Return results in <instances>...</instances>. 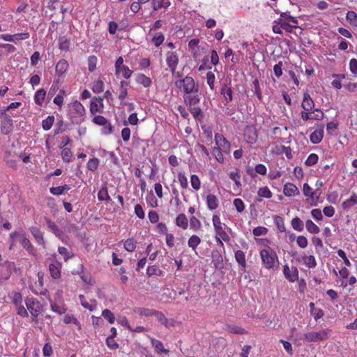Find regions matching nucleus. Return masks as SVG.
Here are the masks:
<instances>
[{"instance_id": "obj_29", "label": "nucleus", "mask_w": 357, "mask_h": 357, "mask_svg": "<svg viewBox=\"0 0 357 357\" xmlns=\"http://www.w3.org/2000/svg\"><path fill=\"white\" fill-rule=\"evenodd\" d=\"M151 344L158 351L165 354L169 353V350L164 349L162 342L158 340L151 339Z\"/></svg>"}, {"instance_id": "obj_25", "label": "nucleus", "mask_w": 357, "mask_h": 357, "mask_svg": "<svg viewBox=\"0 0 357 357\" xmlns=\"http://www.w3.org/2000/svg\"><path fill=\"white\" fill-rule=\"evenodd\" d=\"M46 91L43 89H39L36 91L34 96L35 102L38 105H41L44 101Z\"/></svg>"}, {"instance_id": "obj_13", "label": "nucleus", "mask_w": 357, "mask_h": 357, "mask_svg": "<svg viewBox=\"0 0 357 357\" xmlns=\"http://www.w3.org/2000/svg\"><path fill=\"white\" fill-rule=\"evenodd\" d=\"M30 232L33 236L36 243L38 245H45V240L43 238V233L36 227H31Z\"/></svg>"}, {"instance_id": "obj_6", "label": "nucleus", "mask_w": 357, "mask_h": 357, "mask_svg": "<svg viewBox=\"0 0 357 357\" xmlns=\"http://www.w3.org/2000/svg\"><path fill=\"white\" fill-rule=\"evenodd\" d=\"M14 115V114L10 112V114H6V117L2 120L1 123V130L3 134L8 135L12 132L13 123L11 116Z\"/></svg>"}, {"instance_id": "obj_52", "label": "nucleus", "mask_w": 357, "mask_h": 357, "mask_svg": "<svg viewBox=\"0 0 357 357\" xmlns=\"http://www.w3.org/2000/svg\"><path fill=\"white\" fill-rule=\"evenodd\" d=\"M212 154L213 155V156L216 158V160L220 162H223L224 161V158H223V155L221 152V149H220V148H213V149L212 150Z\"/></svg>"}, {"instance_id": "obj_53", "label": "nucleus", "mask_w": 357, "mask_h": 357, "mask_svg": "<svg viewBox=\"0 0 357 357\" xmlns=\"http://www.w3.org/2000/svg\"><path fill=\"white\" fill-rule=\"evenodd\" d=\"M190 183L192 187L195 190H199L200 188V181L199 177L197 175H192L190 178Z\"/></svg>"}, {"instance_id": "obj_62", "label": "nucleus", "mask_w": 357, "mask_h": 357, "mask_svg": "<svg viewBox=\"0 0 357 357\" xmlns=\"http://www.w3.org/2000/svg\"><path fill=\"white\" fill-rule=\"evenodd\" d=\"M106 343L107 347L112 349H116L119 347V344L114 340V337H107Z\"/></svg>"}, {"instance_id": "obj_17", "label": "nucleus", "mask_w": 357, "mask_h": 357, "mask_svg": "<svg viewBox=\"0 0 357 357\" xmlns=\"http://www.w3.org/2000/svg\"><path fill=\"white\" fill-rule=\"evenodd\" d=\"M314 106V101L310 98V96L307 93H305L303 95V100L302 102V107L305 111L311 110Z\"/></svg>"}, {"instance_id": "obj_34", "label": "nucleus", "mask_w": 357, "mask_h": 357, "mask_svg": "<svg viewBox=\"0 0 357 357\" xmlns=\"http://www.w3.org/2000/svg\"><path fill=\"white\" fill-rule=\"evenodd\" d=\"M152 3L154 10H157L162 7L167 8L170 5L169 1L165 2L164 0H153Z\"/></svg>"}, {"instance_id": "obj_18", "label": "nucleus", "mask_w": 357, "mask_h": 357, "mask_svg": "<svg viewBox=\"0 0 357 357\" xmlns=\"http://www.w3.org/2000/svg\"><path fill=\"white\" fill-rule=\"evenodd\" d=\"M153 315L155 316L157 319L164 326H173V320H169L167 318L165 317V316L159 311H154Z\"/></svg>"}, {"instance_id": "obj_37", "label": "nucleus", "mask_w": 357, "mask_h": 357, "mask_svg": "<svg viewBox=\"0 0 357 357\" xmlns=\"http://www.w3.org/2000/svg\"><path fill=\"white\" fill-rule=\"evenodd\" d=\"M137 82L139 84H142L145 87H148L151 84V80L150 78L147 77L143 74L139 75L137 77Z\"/></svg>"}, {"instance_id": "obj_32", "label": "nucleus", "mask_w": 357, "mask_h": 357, "mask_svg": "<svg viewBox=\"0 0 357 357\" xmlns=\"http://www.w3.org/2000/svg\"><path fill=\"white\" fill-rule=\"evenodd\" d=\"M303 263L310 268H314L317 266L315 258L312 255L304 256L303 257Z\"/></svg>"}, {"instance_id": "obj_64", "label": "nucleus", "mask_w": 357, "mask_h": 357, "mask_svg": "<svg viewBox=\"0 0 357 357\" xmlns=\"http://www.w3.org/2000/svg\"><path fill=\"white\" fill-rule=\"evenodd\" d=\"M349 69L353 74H357V59H351L350 60Z\"/></svg>"}, {"instance_id": "obj_31", "label": "nucleus", "mask_w": 357, "mask_h": 357, "mask_svg": "<svg viewBox=\"0 0 357 357\" xmlns=\"http://www.w3.org/2000/svg\"><path fill=\"white\" fill-rule=\"evenodd\" d=\"M98 198L100 201L110 202L111 198L108 195L107 188L102 187L98 193Z\"/></svg>"}, {"instance_id": "obj_47", "label": "nucleus", "mask_w": 357, "mask_h": 357, "mask_svg": "<svg viewBox=\"0 0 357 357\" xmlns=\"http://www.w3.org/2000/svg\"><path fill=\"white\" fill-rule=\"evenodd\" d=\"M162 271L159 269V268L157 266H149L146 270V273L148 275H160L161 274Z\"/></svg>"}, {"instance_id": "obj_55", "label": "nucleus", "mask_w": 357, "mask_h": 357, "mask_svg": "<svg viewBox=\"0 0 357 357\" xmlns=\"http://www.w3.org/2000/svg\"><path fill=\"white\" fill-rule=\"evenodd\" d=\"M164 39H165V38H164L163 34L161 33H158L153 38L152 41H153V43H154L156 47H158L163 43Z\"/></svg>"}, {"instance_id": "obj_1", "label": "nucleus", "mask_w": 357, "mask_h": 357, "mask_svg": "<svg viewBox=\"0 0 357 357\" xmlns=\"http://www.w3.org/2000/svg\"><path fill=\"white\" fill-rule=\"evenodd\" d=\"M260 257L266 268L275 269L278 268L279 264L278 256L271 248L261 250Z\"/></svg>"}, {"instance_id": "obj_12", "label": "nucleus", "mask_w": 357, "mask_h": 357, "mask_svg": "<svg viewBox=\"0 0 357 357\" xmlns=\"http://www.w3.org/2000/svg\"><path fill=\"white\" fill-rule=\"evenodd\" d=\"M324 136V126H321L319 128L316 129L310 137L311 142L314 144H319Z\"/></svg>"}, {"instance_id": "obj_22", "label": "nucleus", "mask_w": 357, "mask_h": 357, "mask_svg": "<svg viewBox=\"0 0 357 357\" xmlns=\"http://www.w3.org/2000/svg\"><path fill=\"white\" fill-rule=\"evenodd\" d=\"M235 259L238 263V264L245 269L246 266V261L245 254L242 250H237L235 252Z\"/></svg>"}, {"instance_id": "obj_40", "label": "nucleus", "mask_w": 357, "mask_h": 357, "mask_svg": "<svg viewBox=\"0 0 357 357\" xmlns=\"http://www.w3.org/2000/svg\"><path fill=\"white\" fill-rule=\"evenodd\" d=\"M79 300H80V302H81V304L84 307V308H86V309H89L90 311H93L95 309H96V305L94 304H89L86 300H85V298L84 296V295H79ZM94 303H96V301H93Z\"/></svg>"}, {"instance_id": "obj_21", "label": "nucleus", "mask_w": 357, "mask_h": 357, "mask_svg": "<svg viewBox=\"0 0 357 357\" xmlns=\"http://www.w3.org/2000/svg\"><path fill=\"white\" fill-rule=\"evenodd\" d=\"M68 63L67 61L60 60L56 65V72L59 75H63L68 69Z\"/></svg>"}, {"instance_id": "obj_45", "label": "nucleus", "mask_w": 357, "mask_h": 357, "mask_svg": "<svg viewBox=\"0 0 357 357\" xmlns=\"http://www.w3.org/2000/svg\"><path fill=\"white\" fill-rule=\"evenodd\" d=\"M104 83L102 80L96 81L92 87V90L96 93H99L103 91Z\"/></svg>"}, {"instance_id": "obj_30", "label": "nucleus", "mask_w": 357, "mask_h": 357, "mask_svg": "<svg viewBox=\"0 0 357 357\" xmlns=\"http://www.w3.org/2000/svg\"><path fill=\"white\" fill-rule=\"evenodd\" d=\"M305 227L307 230L311 234H318L319 232V228L311 220H307L305 222Z\"/></svg>"}, {"instance_id": "obj_44", "label": "nucleus", "mask_w": 357, "mask_h": 357, "mask_svg": "<svg viewBox=\"0 0 357 357\" xmlns=\"http://www.w3.org/2000/svg\"><path fill=\"white\" fill-rule=\"evenodd\" d=\"M318 162V155L315 153H311L305 162V164L308 166H312Z\"/></svg>"}, {"instance_id": "obj_20", "label": "nucleus", "mask_w": 357, "mask_h": 357, "mask_svg": "<svg viewBox=\"0 0 357 357\" xmlns=\"http://www.w3.org/2000/svg\"><path fill=\"white\" fill-rule=\"evenodd\" d=\"M206 202L208 208L210 210H215L218 206V200L214 195H208L206 197Z\"/></svg>"}, {"instance_id": "obj_26", "label": "nucleus", "mask_w": 357, "mask_h": 357, "mask_svg": "<svg viewBox=\"0 0 357 357\" xmlns=\"http://www.w3.org/2000/svg\"><path fill=\"white\" fill-rule=\"evenodd\" d=\"M226 331L234 334H246L247 331L238 326L235 325H227L226 328Z\"/></svg>"}, {"instance_id": "obj_59", "label": "nucleus", "mask_w": 357, "mask_h": 357, "mask_svg": "<svg viewBox=\"0 0 357 357\" xmlns=\"http://www.w3.org/2000/svg\"><path fill=\"white\" fill-rule=\"evenodd\" d=\"M296 243L298 245L302 248H305L307 245V240L304 236H298L297 237Z\"/></svg>"}, {"instance_id": "obj_2", "label": "nucleus", "mask_w": 357, "mask_h": 357, "mask_svg": "<svg viewBox=\"0 0 357 357\" xmlns=\"http://www.w3.org/2000/svg\"><path fill=\"white\" fill-rule=\"evenodd\" d=\"M176 86L178 88L183 87L185 93L198 92V86H195V81L191 77L186 76L184 79L176 81Z\"/></svg>"}, {"instance_id": "obj_14", "label": "nucleus", "mask_w": 357, "mask_h": 357, "mask_svg": "<svg viewBox=\"0 0 357 357\" xmlns=\"http://www.w3.org/2000/svg\"><path fill=\"white\" fill-rule=\"evenodd\" d=\"M197 93L198 92H190L189 93H186L183 97L185 102L189 105L197 104L200 100Z\"/></svg>"}, {"instance_id": "obj_35", "label": "nucleus", "mask_w": 357, "mask_h": 357, "mask_svg": "<svg viewBox=\"0 0 357 357\" xmlns=\"http://www.w3.org/2000/svg\"><path fill=\"white\" fill-rule=\"evenodd\" d=\"M201 239L197 235H192L188 240V245L190 248L195 250L197 245L200 243Z\"/></svg>"}, {"instance_id": "obj_46", "label": "nucleus", "mask_w": 357, "mask_h": 357, "mask_svg": "<svg viewBox=\"0 0 357 357\" xmlns=\"http://www.w3.org/2000/svg\"><path fill=\"white\" fill-rule=\"evenodd\" d=\"M102 315L105 319H107L110 324H113L115 321L114 314L108 309L104 310L102 312Z\"/></svg>"}, {"instance_id": "obj_23", "label": "nucleus", "mask_w": 357, "mask_h": 357, "mask_svg": "<svg viewBox=\"0 0 357 357\" xmlns=\"http://www.w3.org/2000/svg\"><path fill=\"white\" fill-rule=\"evenodd\" d=\"M49 270L51 276L54 279L60 278V264H50L49 266Z\"/></svg>"}, {"instance_id": "obj_60", "label": "nucleus", "mask_w": 357, "mask_h": 357, "mask_svg": "<svg viewBox=\"0 0 357 357\" xmlns=\"http://www.w3.org/2000/svg\"><path fill=\"white\" fill-rule=\"evenodd\" d=\"M207 83L211 89H214L215 75L212 72H208L206 74Z\"/></svg>"}, {"instance_id": "obj_10", "label": "nucleus", "mask_w": 357, "mask_h": 357, "mask_svg": "<svg viewBox=\"0 0 357 357\" xmlns=\"http://www.w3.org/2000/svg\"><path fill=\"white\" fill-rule=\"evenodd\" d=\"M166 61L171 71L174 73L178 63V57L176 52H168L167 53Z\"/></svg>"}, {"instance_id": "obj_57", "label": "nucleus", "mask_w": 357, "mask_h": 357, "mask_svg": "<svg viewBox=\"0 0 357 357\" xmlns=\"http://www.w3.org/2000/svg\"><path fill=\"white\" fill-rule=\"evenodd\" d=\"M234 205L235 206L236 209L238 213H241L243 211L244 208H245L244 204H243V202L241 199H239V198L235 199L234 200Z\"/></svg>"}, {"instance_id": "obj_38", "label": "nucleus", "mask_w": 357, "mask_h": 357, "mask_svg": "<svg viewBox=\"0 0 357 357\" xmlns=\"http://www.w3.org/2000/svg\"><path fill=\"white\" fill-rule=\"evenodd\" d=\"M136 241L133 238H129L124 243V248L128 252H132L136 248Z\"/></svg>"}, {"instance_id": "obj_11", "label": "nucleus", "mask_w": 357, "mask_h": 357, "mask_svg": "<svg viewBox=\"0 0 357 357\" xmlns=\"http://www.w3.org/2000/svg\"><path fill=\"white\" fill-rule=\"evenodd\" d=\"M212 264L216 269L223 268V258L220 251L214 250L211 252Z\"/></svg>"}, {"instance_id": "obj_41", "label": "nucleus", "mask_w": 357, "mask_h": 357, "mask_svg": "<svg viewBox=\"0 0 357 357\" xmlns=\"http://www.w3.org/2000/svg\"><path fill=\"white\" fill-rule=\"evenodd\" d=\"M257 194L259 197L264 198H271L272 197V192L268 187L260 188Z\"/></svg>"}, {"instance_id": "obj_28", "label": "nucleus", "mask_w": 357, "mask_h": 357, "mask_svg": "<svg viewBox=\"0 0 357 357\" xmlns=\"http://www.w3.org/2000/svg\"><path fill=\"white\" fill-rule=\"evenodd\" d=\"M355 204H357V195L353 194L349 199L342 203V206L344 209H349Z\"/></svg>"}, {"instance_id": "obj_63", "label": "nucleus", "mask_w": 357, "mask_h": 357, "mask_svg": "<svg viewBox=\"0 0 357 357\" xmlns=\"http://www.w3.org/2000/svg\"><path fill=\"white\" fill-rule=\"evenodd\" d=\"M52 348L49 343H46L43 348V356L50 357L52 354Z\"/></svg>"}, {"instance_id": "obj_19", "label": "nucleus", "mask_w": 357, "mask_h": 357, "mask_svg": "<svg viewBox=\"0 0 357 357\" xmlns=\"http://www.w3.org/2000/svg\"><path fill=\"white\" fill-rule=\"evenodd\" d=\"M45 221L47 227L52 231V232L58 237H60L63 234L62 230H61L59 227L49 218H45Z\"/></svg>"}, {"instance_id": "obj_7", "label": "nucleus", "mask_w": 357, "mask_h": 357, "mask_svg": "<svg viewBox=\"0 0 357 357\" xmlns=\"http://www.w3.org/2000/svg\"><path fill=\"white\" fill-rule=\"evenodd\" d=\"M244 139L249 144H254L257 139V129L253 126H246L244 130Z\"/></svg>"}, {"instance_id": "obj_33", "label": "nucleus", "mask_w": 357, "mask_h": 357, "mask_svg": "<svg viewBox=\"0 0 357 357\" xmlns=\"http://www.w3.org/2000/svg\"><path fill=\"white\" fill-rule=\"evenodd\" d=\"M220 93L224 96L227 102L232 100V90L230 87L225 86L222 88Z\"/></svg>"}, {"instance_id": "obj_58", "label": "nucleus", "mask_w": 357, "mask_h": 357, "mask_svg": "<svg viewBox=\"0 0 357 357\" xmlns=\"http://www.w3.org/2000/svg\"><path fill=\"white\" fill-rule=\"evenodd\" d=\"M268 229L264 227H257L253 229V234L256 236L264 235L267 233Z\"/></svg>"}, {"instance_id": "obj_4", "label": "nucleus", "mask_w": 357, "mask_h": 357, "mask_svg": "<svg viewBox=\"0 0 357 357\" xmlns=\"http://www.w3.org/2000/svg\"><path fill=\"white\" fill-rule=\"evenodd\" d=\"M25 303L27 309L32 316L37 317L43 310V306L40 303L33 298H27Z\"/></svg>"}, {"instance_id": "obj_49", "label": "nucleus", "mask_w": 357, "mask_h": 357, "mask_svg": "<svg viewBox=\"0 0 357 357\" xmlns=\"http://www.w3.org/2000/svg\"><path fill=\"white\" fill-rule=\"evenodd\" d=\"M229 177L231 179H232L235 182V184L238 187L241 185V182L239 181L240 178H241V175L239 174V170L236 169V172H230Z\"/></svg>"}, {"instance_id": "obj_36", "label": "nucleus", "mask_w": 357, "mask_h": 357, "mask_svg": "<svg viewBox=\"0 0 357 357\" xmlns=\"http://www.w3.org/2000/svg\"><path fill=\"white\" fill-rule=\"evenodd\" d=\"M54 121V117L53 116H48L46 119L43 120L42 122V126L43 130H49Z\"/></svg>"}, {"instance_id": "obj_3", "label": "nucleus", "mask_w": 357, "mask_h": 357, "mask_svg": "<svg viewBox=\"0 0 357 357\" xmlns=\"http://www.w3.org/2000/svg\"><path fill=\"white\" fill-rule=\"evenodd\" d=\"M331 331L329 329L322 330L319 332L312 331L304 334V339L307 342L323 341L328 338Z\"/></svg>"}, {"instance_id": "obj_54", "label": "nucleus", "mask_w": 357, "mask_h": 357, "mask_svg": "<svg viewBox=\"0 0 357 357\" xmlns=\"http://www.w3.org/2000/svg\"><path fill=\"white\" fill-rule=\"evenodd\" d=\"M58 252L60 255L63 256L64 260L67 261L68 259L73 257V255H71L68 249L65 247H59Z\"/></svg>"}, {"instance_id": "obj_42", "label": "nucleus", "mask_w": 357, "mask_h": 357, "mask_svg": "<svg viewBox=\"0 0 357 357\" xmlns=\"http://www.w3.org/2000/svg\"><path fill=\"white\" fill-rule=\"evenodd\" d=\"M72 107L75 110L77 114L80 116L83 115L85 112L84 107L78 101H75L73 103H72Z\"/></svg>"}, {"instance_id": "obj_24", "label": "nucleus", "mask_w": 357, "mask_h": 357, "mask_svg": "<svg viewBox=\"0 0 357 357\" xmlns=\"http://www.w3.org/2000/svg\"><path fill=\"white\" fill-rule=\"evenodd\" d=\"M176 224L177 226L186 229L188 225V219L185 214H179L176 218Z\"/></svg>"}, {"instance_id": "obj_27", "label": "nucleus", "mask_w": 357, "mask_h": 357, "mask_svg": "<svg viewBox=\"0 0 357 357\" xmlns=\"http://www.w3.org/2000/svg\"><path fill=\"white\" fill-rule=\"evenodd\" d=\"M291 226L294 229L298 231H302L304 229L303 222L298 217L291 220Z\"/></svg>"}, {"instance_id": "obj_56", "label": "nucleus", "mask_w": 357, "mask_h": 357, "mask_svg": "<svg viewBox=\"0 0 357 357\" xmlns=\"http://www.w3.org/2000/svg\"><path fill=\"white\" fill-rule=\"evenodd\" d=\"M107 120L102 116L98 115L93 117V122L99 126H105L107 123Z\"/></svg>"}, {"instance_id": "obj_39", "label": "nucleus", "mask_w": 357, "mask_h": 357, "mask_svg": "<svg viewBox=\"0 0 357 357\" xmlns=\"http://www.w3.org/2000/svg\"><path fill=\"white\" fill-rule=\"evenodd\" d=\"M274 220H275V225H277L278 229L280 232L285 231V226H284V222L283 218L280 216L275 215L274 217Z\"/></svg>"}, {"instance_id": "obj_8", "label": "nucleus", "mask_w": 357, "mask_h": 357, "mask_svg": "<svg viewBox=\"0 0 357 357\" xmlns=\"http://www.w3.org/2000/svg\"><path fill=\"white\" fill-rule=\"evenodd\" d=\"M215 140L218 148L222 149L223 151L228 153L230 149V143L227 139L220 134H215Z\"/></svg>"}, {"instance_id": "obj_9", "label": "nucleus", "mask_w": 357, "mask_h": 357, "mask_svg": "<svg viewBox=\"0 0 357 357\" xmlns=\"http://www.w3.org/2000/svg\"><path fill=\"white\" fill-rule=\"evenodd\" d=\"M283 272L285 278L289 282H294L298 278V271L296 267H292L291 269H289L287 265H284Z\"/></svg>"}, {"instance_id": "obj_5", "label": "nucleus", "mask_w": 357, "mask_h": 357, "mask_svg": "<svg viewBox=\"0 0 357 357\" xmlns=\"http://www.w3.org/2000/svg\"><path fill=\"white\" fill-rule=\"evenodd\" d=\"M213 225L215 231V236L221 237L224 241L229 240V235L225 232L222 227V223L220 218L217 215L213 216Z\"/></svg>"}, {"instance_id": "obj_16", "label": "nucleus", "mask_w": 357, "mask_h": 357, "mask_svg": "<svg viewBox=\"0 0 357 357\" xmlns=\"http://www.w3.org/2000/svg\"><path fill=\"white\" fill-rule=\"evenodd\" d=\"M283 192L284 195L287 197H291L292 195H294L295 194L299 195V190H298V188L293 183H288L284 185Z\"/></svg>"}, {"instance_id": "obj_43", "label": "nucleus", "mask_w": 357, "mask_h": 357, "mask_svg": "<svg viewBox=\"0 0 357 357\" xmlns=\"http://www.w3.org/2000/svg\"><path fill=\"white\" fill-rule=\"evenodd\" d=\"M98 165H99L98 159L94 158L88 161L87 168L92 172H95L98 169Z\"/></svg>"}, {"instance_id": "obj_15", "label": "nucleus", "mask_w": 357, "mask_h": 357, "mask_svg": "<svg viewBox=\"0 0 357 357\" xmlns=\"http://www.w3.org/2000/svg\"><path fill=\"white\" fill-rule=\"evenodd\" d=\"M20 243L27 252L31 255H35V248L31 243L30 241L26 237L24 234L20 235Z\"/></svg>"}, {"instance_id": "obj_50", "label": "nucleus", "mask_w": 357, "mask_h": 357, "mask_svg": "<svg viewBox=\"0 0 357 357\" xmlns=\"http://www.w3.org/2000/svg\"><path fill=\"white\" fill-rule=\"evenodd\" d=\"M61 156L63 161L68 162L70 161V158L72 157V152L68 148L63 149L61 151Z\"/></svg>"}, {"instance_id": "obj_51", "label": "nucleus", "mask_w": 357, "mask_h": 357, "mask_svg": "<svg viewBox=\"0 0 357 357\" xmlns=\"http://www.w3.org/2000/svg\"><path fill=\"white\" fill-rule=\"evenodd\" d=\"M97 57L96 56H90L88 58L89 70L93 72L96 68Z\"/></svg>"}, {"instance_id": "obj_48", "label": "nucleus", "mask_w": 357, "mask_h": 357, "mask_svg": "<svg viewBox=\"0 0 357 357\" xmlns=\"http://www.w3.org/2000/svg\"><path fill=\"white\" fill-rule=\"evenodd\" d=\"M303 192L305 197H310L312 201L314 200V193H312V188L307 183L303 185Z\"/></svg>"}, {"instance_id": "obj_61", "label": "nucleus", "mask_w": 357, "mask_h": 357, "mask_svg": "<svg viewBox=\"0 0 357 357\" xmlns=\"http://www.w3.org/2000/svg\"><path fill=\"white\" fill-rule=\"evenodd\" d=\"M178 181L181 184V186L183 188H186L188 185V179L186 178V176L183 173L180 172V173H178Z\"/></svg>"}]
</instances>
